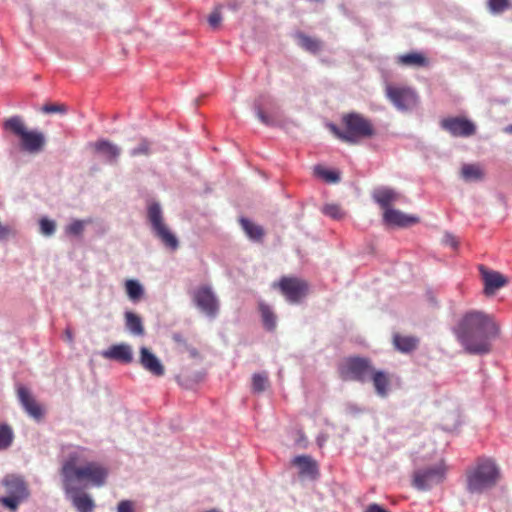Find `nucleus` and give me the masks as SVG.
Masks as SVG:
<instances>
[{"label":"nucleus","mask_w":512,"mask_h":512,"mask_svg":"<svg viewBox=\"0 0 512 512\" xmlns=\"http://www.w3.org/2000/svg\"><path fill=\"white\" fill-rule=\"evenodd\" d=\"M66 110L64 105L59 104H47L42 108V111L45 113H65Z\"/></svg>","instance_id":"obj_41"},{"label":"nucleus","mask_w":512,"mask_h":512,"mask_svg":"<svg viewBox=\"0 0 512 512\" xmlns=\"http://www.w3.org/2000/svg\"><path fill=\"white\" fill-rule=\"evenodd\" d=\"M194 303L198 311L209 319H214L220 310V302L209 286H201L194 293Z\"/></svg>","instance_id":"obj_10"},{"label":"nucleus","mask_w":512,"mask_h":512,"mask_svg":"<svg viewBox=\"0 0 512 512\" xmlns=\"http://www.w3.org/2000/svg\"><path fill=\"white\" fill-rule=\"evenodd\" d=\"M16 393L17 398L26 413L33 419L40 420L43 416V410L35 400L31 391L27 387L19 384L16 387Z\"/></svg>","instance_id":"obj_14"},{"label":"nucleus","mask_w":512,"mask_h":512,"mask_svg":"<svg viewBox=\"0 0 512 512\" xmlns=\"http://www.w3.org/2000/svg\"><path fill=\"white\" fill-rule=\"evenodd\" d=\"M91 223L89 219H74L64 228L65 234L70 237H81L87 225Z\"/></svg>","instance_id":"obj_29"},{"label":"nucleus","mask_w":512,"mask_h":512,"mask_svg":"<svg viewBox=\"0 0 512 512\" xmlns=\"http://www.w3.org/2000/svg\"><path fill=\"white\" fill-rule=\"evenodd\" d=\"M126 330L133 336H143L145 333L142 318L132 311L124 313Z\"/></svg>","instance_id":"obj_23"},{"label":"nucleus","mask_w":512,"mask_h":512,"mask_svg":"<svg viewBox=\"0 0 512 512\" xmlns=\"http://www.w3.org/2000/svg\"><path fill=\"white\" fill-rule=\"evenodd\" d=\"M440 127L453 137H470L476 133V125L461 116L446 117L440 121Z\"/></svg>","instance_id":"obj_12"},{"label":"nucleus","mask_w":512,"mask_h":512,"mask_svg":"<svg viewBox=\"0 0 512 512\" xmlns=\"http://www.w3.org/2000/svg\"><path fill=\"white\" fill-rule=\"evenodd\" d=\"M453 332L465 352L484 355L492 351V342L500 334V325L493 315L470 310L462 315Z\"/></svg>","instance_id":"obj_2"},{"label":"nucleus","mask_w":512,"mask_h":512,"mask_svg":"<svg viewBox=\"0 0 512 512\" xmlns=\"http://www.w3.org/2000/svg\"><path fill=\"white\" fill-rule=\"evenodd\" d=\"M125 292L132 302H138L144 295L143 285L136 279H128L125 281Z\"/></svg>","instance_id":"obj_27"},{"label":"nucleus","mask_w":512,"mask_h":512,"mask_svg":"<svg viewBox=\"0 0 512 512\" xmlns=\"http://www.w3.org/2000/svg\"><path fill=\"white\" fill-rule=\"evenodd\" d=\"M269 386L268 374L266 372L255 373L252 376V391L254 393L264 392Z\"/></svg>","instance_id":"obj_32"},{"label":"nucleus","mask_w":512,"mask_h":512,"mask_svg":"<svg viewBox=\"0 0 512 512\" xmlns=\"http://www.w3.org/2000/svg\"><path fill=\"white\" fill-rule=\"evenodd\" d=\"M150 153V144L143 140L135 148L130 150L132 157L148 156Z\"/></svg>","instance_id":"obj_38"},{"label":"nucleus","mask_w":512,"mask_h":512,"mask_svg":"<svg viewBox=\"0 0 512 512\" xmlns=\"http://www.w3.org/2000/svg\"><path fill=\"white\" fill-rule=\"evenodd\" d=\"M102 356L122 363H131L133 361V349L127 343L115 344L104 350Z\"/></svg>","instance_id":"obj_17"},{"label":"nucleus","mask_w":512,"mask_h":512,"mask_svg":"<svg viewBox=\"0 0 512 512\" xmlns=\"http://www.w3.org/2000/svg\"><path fill=\"white\" fill-rule=\"evenodd\" d=\"M57 229V223L48 217L39 220V232L44 237H52Z\"/></svg>","instance_id":"obj_34"},{"label":"nucleus","mask_w":512,"mask_h":512,"mask_svg":"<svg viewBox=\"0 0 512 512\" xmlns=\"http://www.w3.org/2000/svg\"><path fill=\"white\" fill-rule=\"evenodd\" d=\"M399 198L400 195L396 191L387 187L375 189L373 192L374 201L379 204L384 211H386L387 208H391V204Z\"/></svg>","instance_id":"obj_20"},{"label":"nucleus","mask_w":512,"mask_h":512,"mask_svg":"<svg viewBox=\"0 0 512 512\" xmlns=\"http://www.w3.org/2000/svg\"><path fill=\"white\" fill-rule=\"evenodd\" d=\"M446 472L447 466L443 460L433 466L418 469L413 473L412 485L421 491L429 490L444 481Z\"/></svg>","instance_id":"obj_9"},{"label":"nucleus","mask_w":512,"mask_h":512,"mask_svg":"<svg viewBox=\"0 0 512 512\" xmlns=\"http://www.w3.org/2000/svg\"><path fill=\"white\" fill-rule=\"evenodd\" d=\"M341 127L330 124L329 129L342 142L355 145L364 139L376 135V128L371 119L358 112L345 113L341 117Z\"/></svg>","instance_id":"obj_3"},{"label":"nucleus","mask_w":512,"mask_h":512,"mask_svg":"<svg viewBox=\"0 0 512 512\" xmlns=\"http://www.w3.org/2000/svg\"><path fill=\"white\" fill-rule=\"evenodd\" d=\"M239 223L250 240L254 242H262L265 235V231L262 226L243 217L239 219Z\"/></svg>","instance_id":"obj_25"},{"label":"nucleus","mask_w":512,"mask_h":512,"mask_svg":"<svg viewBox=\"0 0 512 512\" xmlns=\"http://www.w3.org/2000/svg\"><path fill=\"white\" fill-rule=\"evenodd\" d=\"M369 380L372 381L375 388L376 394L382 398L386 397L390 388V377L389 375L380 370L373 369Z\"/></svg>","instance_id":"obj_19"},{"label":"nucleus","mask_w":512,"mask_h":512,"mask_svg":"<svg viewBox=\"0 0 512 512\" xmlns=\"http://www.w3.org/2000/svg\"><path fill=\"white\" fill-rule=\"evenodd\" d=\"M257 116L258 118L265 124H268L269 123V120H268V117L265 115V113L259 109L258 112H257Z\"/></svg>","instance_id":"obj_44"},{"label":"nucleus","mask_w":512,"mask_h":512,"mask_svg":"<svg viewBox=\"0 0 512 512\" xmlns=\"http://www.w3.org/2000/svg\"><path fill=\"white\" fill-rule=\"evenodd\" d=\"M443 241L446 245H449L450 247H452L454 249H456L459 244L456 237L454 235L448 234V233L444 235Z\"/></svg>","instance_id":"obj_42"},{"label":"nucleus","mask_w":512,"mask_h":512,"mask_svg":"<svg viewBox=\"0 0 512 512\" xmlns=\"http://www.w3.org/2000/svg\"><path fill=\"white\" fill-rule=\"evenodd\" d=\"M480 271L484 281V293L488 296L507 284V279L497 271H490L484 266H480Z\"/></svg>","instance_id":"obj_16"},{"label":"nucleus","mask_w":512,"mask_h":512,"mask_svg":"<svg viewBox=\"0 0 512 512\" xmlns=\"http://www.w3.org/2000/svg\"><path fill=\"white\" fill-rule=\"evenodd\" d=\"M297 38L299 40V45L306 51L316 54L318 53L322 48V42L319 39L310 37L308 35H305L303 33H299L297 35Z\"/></svg>","instance_id":"obj_30"},{"label":"nucleus","mask_w":512,"mask_h":512,"mask_svg":"<svg viewBox=\"0 0 512 512\" xmlns=\"http://www.w3.org/2000/svg\"><path fill=\"white\" fill-rule=\"evenodd\" d=\"M64 335H65L66 341L68 343L72 344L74 341V335H73L72 331L70 329H66Z\"/></svg>","instance_id":"obj_43"},{"label":"nucleus","mask_w":512,"mask_h":512,"mask_svg":"<svg viewBox=\"0 0 512 512\" xmlns=\"http://www.w3.org/2000/svg\"><path fill=\"white\" fill-rule=\"evenodd\" d=\"M509 131H511V132H512V126H510Z\"/></svg>","instance_id":"obj_46"},{"label":"nucleus","mask_w":512,"mask_h":512,"mask_svg":"<svg viewBox=\"0 0 512 512\" xmlns=\"http://www.w3.org/2000/svg\"><path fill=\"white\" fill-rule=\"evenodd\" d=\"M139 363L150 374L161 377L165 374V367L160 359L147 347H141L139 351Z\"/></svg>","instance_id":"obj_15"},{"label":"nucleus","mask_w":512,"mask_h":512,"mask_svg":"<svg viewBox=\"0 0 512 512\" xmlns=\"http://www.w3.org/2000/svg\"><path fill=\"white\" fill-rule=\"evenodd\" d=\"M108 477L106 467L92 461L89 449L75 446L68 449L60 468L62 488L77 512H93L95 501L84 489L102 487Z\"/></svg>","instance_id":"obj_1"},{"label":"nucleus","mask_w":512,"mask_h":512,"mask_svg":"<svg viewBox=\"0 0 512 512\" xmlns=\"http://www.w3.org/2000/svg\"><path fill=\"white\" fill-rule=\"evenodd\" d=\"M116 512H136L135 502L131 500H121L116 507Z\"/></svg>","instance_id":"obj_39"},{"label":"nucleus","mask_w":512,"mask_h":512,"mask_svg":"<svg viewBox=\"0 0 512 512\" xmlns=\"http://www.w3.org/2000/svg\"><path fill=\"white\" fill-rule=\"evenodd\" d=\"M384 221L389 225L406 227L419 222L417 217L407 216L399 210L387 208L383 213Z\"/></svg>","instance_id":"obj_18"},{"label":"nucleus","mask_w":512,"mask_h":512,"mask_svg":"<svg viewBox=\"0 0 512 512\" xmlns=\"http://www.w3.org/2000/svg\"><path fill=\"white\" fill-rule=\"evenodd\" d=\"M206 512H220V511H218V510H216V509H212V510H208V511H206Z\"/></svg>","instance_id":"obj_45"},{"label":"nucleus","mask_w":512,"mask_h":512,"mask_svg":"<svg viewBox=\"0 0 512 512\" xmlns=\"http://www.w3.org/2000/svg\"><path fill=\"white\" fill-rule=\"evenodd\" d=\"M393 344L397 350L409 353L417 348L419 339L414 336L395 334L393 336Z\"/></svg>","instance_id":"obj_26"},{"label":"nucleus","mask_w":512,"mask_h":512,"mask_svg":"<svg viewBox=\"0 0 512 512\" xmlns=\"http://www.w3.org/2000/svg\"><path fill=\"white\" fill-rule=\"evenodd\" d=\"M314 173L327 183H337L340 181V174L336 171L328 170L322 166H316Z\"/></svg>","instance_id":"obj_35"},{"label":"nucleus","mask_w":512,"mask_h":512,"mask_svg":"<svg viewBox=\"0 0 512 512\" xmlns=\"http://www.w3.org/2000/svg\"><path fill=\"white\" fill-rule=\"evenodd\" d=\"M386 96L399 110L412 109L418 103L417 94L407 86L388 85Z\"/></svg>","instance_id":"obj_11"},{"label":"nucleus","mask_w":512,"mask_h":512,"mask_svg":"<svg viewBox=\"0 0 512 512\" xmlns=\"http://www.w3.org/2000/svg\"><path fill=\"white\" fill-rule=\"evenodd\" d=\"M499 477V469L493 460L479 459L475 466L467 471V489L471 493H482L494 487Z\"/></svg>","instance_id":"obj_6"},{"label":"nucleus","mask_w":512,"mask_h":512,"mask_svg":"<svg viewBox=\"0 0 512 512\" xmlns=\"http://www.w3.org/2000/svg\"><path fill=\"white\" fill-rule=\"evenodd\" d=\"M146 223L152 236L170 252H175L180 247L176 234L168 225L164 209L160 202L151 200L146 207Z\"/></svg>","instance_id":"obj_4"},{"label":"nucleus","mask_w":512,"mask_h":512,"mask_svg":"<svg viewBox=\"0 0 512 512\" xmlns=\"http://www.w3.org/2000/svg\"><path fill=\"white\" fill-rule=\"evenodd\" d=\"M300 470V474L315 478L318 475L317 463L307 455L297 456L292 462Z\"/></svg>","instance_id":"obj_24"},{"label":"nucleus","mask_w":512,"mask_h":512,"mask_svg":"<svg viewBox=\"0 0 512 512\" xmlns=\"http://www.w3.org/2000/svg\"><path fill=\"white\" fill-rule=\"evenodd\" d=\"M374 366L366 357L350 356L338 365V374L343 381H358L364 383L369 380Z\"/></svg>","instance_id":"obj_8"},{"label":"nucleus","mask_w":512,"mask_h":512,"mask_svg":"<svg viewBox=\"0 0 512 512\" xmlns=\"http://www.w3.org/2000/svg\"><path fill=\"white\" fill-rule=\"evenodd\" d=\"M397 63L407 67H427L429 65L428 58L421 52H410L399 55Z\"/></svg>","instance_id":"obj_22"},{"label":"nucleus","mask_w":512,"mask_h":512,"mask_svg":"<svg viewBox=\"0 0 512 512\" xmlns=\"http://www.w3.org/2000/svg\"><path fill=\"white\" fill-rule=\"evenodd\" d=\"M488 9L493 14H500L512 7L510 0H488Z\"/></svg>","instance_id":"obj_36"},{"label":"nucleus","mask_w":512,"mask_h":512,"mask_svg":"<svg viewBox=\"0 0 512 512\" xmlns=\"http://www.w3.org/2000/svg\"><path fill=\"white\" fill-rule=\"evenodd\" d=\"M95 150L109 163H114L121 153V148L108 140L96 142Z\"/></svg>","instance_id":"obj_21"},{"label":"nucleus","mask_w":512,"mask_h":512,"mask_svg":"<svg viewBox=\"0 0 512 512\" xmlns=\"http://www.w3.org/2000/svg\"><path fill=\"white\" fill-rule=\"evenodd\" d=\"M222 21L221 13L218 9L214 10L208 17V23L213 29H217Z\"/></svg>","instance_id":"obj_40"},{"label":"nucleus","mask_w":512,"mask_h":512,"mask_svg":"<svg viewBox=\"0 0 512 512\" xmlns=\"http://www.w3.org/2000/svg\"><path fill=\"white\" fill-rule=\"evenodd\" d=\"M2 485L6 495L0 497V503L12 512L30 496L28 485L21 475L7 474L2 479Z\"/></svg>","instance_id":"obj_7"},{"label":"nucleus","mask_w":512,"mask_h":512,"mask_svg":"<svg viewBox=\"0 0 512 512\" xmlns=\"http://www.w3.org/2000/svg\"><path fill=\"white\" fill-rule=\"evenodd\" d=\"M322 213L334 220H340L345 216L344 211L338 204H326L322 208Z\"/></svg>","instance_id":"obj_37"},{"label":"nucleus","mask_w":512,"mask_h":512,"mask_svg":"<svg viewBox=\"0 0 512 512\" xmlns=\"http://www.w3.org/2000/svg\"><path fill=\"white\" fill-rule=\"evenodd\" d=\"M3 128L19 138V148L30 155L41 153L46 146V136L38 129H29L21 116L4 120Z\"/></svg>","instance_id":"obj_5"},{"label":"nucleus","mask_w":512,"mask_h":512,"mask_svg":"<svg viewBox=\"0 0 512 512\" xmlns=\"http://www.w3.org/2000/svg\"><path fill=\"white\" fill-rule=\"evenodd\" d=\"M461 176L465 181H480L485 173L478 164H465L462 166Z\"/></svg>","instance_id":"obj_28"},{"label":"nucleus","mask_w":512,"mask_h":512,"mask_svg":"<svg viewBox=\"0 0 512 512\" xmlns=\"http://www.w3.org/2000/svg\"><path fill=\"white\" fill-rule=\"evenodd\" d=\"M259 311L261 313L264 327L269 331H273L276 327V316L271 308L264 302H260Z\"/></svg>","instance_id":"obj_31"},{"label":"nucleus","mask_w":512,"mask_h":512,"mask_svg":"<svg viewBox=\"0 0 512 512\" xmlns=\"http://www.w3.org/2000/svg\"><path fill=\"white\" fill-rule=\"evenodd\" d=\"M14 433L7 424L0 425V450H6L12 445Z\"/></svg>","instance_id":"obj_33"},{"label":"nucleus","mask_w":512,"mask_h":512,"mask_svg":"<svg viewBox=\"0 0 512 512\" xmlns=\"http://www.w3.org/2000/svg\"><path fill=\"white\" fill-rule=\"evenodd\" d=\"M279 287L287 300L292 303L299 302L308 291L305 281L291 277H283L279 282Z\"/></svg>","instance_id":"obj_13"}]
</instances>
